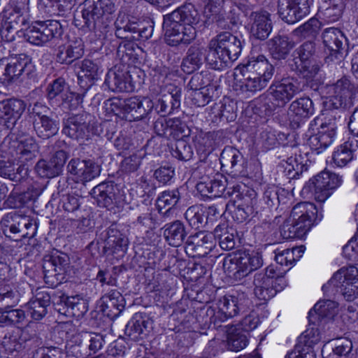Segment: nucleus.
Wrapping results in <instances>:
<instances>
[{
    "mask_svg": "<svg viewBox=\"0 0 358 358\" xmlns=\"http://www.w3.org/2000/svg\"><path fill=\"white\" fill-rule=\"evenodd\" d=\"M200 22L201 15L194 5L180 6L164 19L166 43L171 46L189 44L196 38Z\"/></svg>",
    "mask_w": 358,
    "mask_h": 358,
    "instance_id": "f257e3e1",
    "label": "nucleus"
},
{
    "mask_svg": "<svg viewBox=\"0 0 358 358\" xmlns=\"http://www.w3.org/2000/svg\"><path fill=\"white\" fill-rule=\"evenodd\" d=\"M206 62L214 69H222L236 60L242 50V43L230 32H222L208 45Z\"/></svg>",
    "mask_w": 358,
    "mask_h": 358,
    "instance_id": "f03ea898",
    "label": "nucleus"
},
{
    "mask_svg": "<svg viewBox=\"0 0 358 358\" xmlns=\"http://www.w3.org/2000/svg\"><path fill=\"white\" fill-rule=\"evenodd\" d=\"M322 289L331 294L341 293L349 301L358 297V270L355 266L343 267L336 272Z\"/></svg>",
    "mask_w": 358,
    "mask_h": 358,
    "instance_id": "7ed1b4c3",
    "label": "nucleus"
},
{
    "mask_svg": "<svg viewBox=\"0 0 358 358\" xmlns=\"http://www.w3.org/2000/svg\"><path fill=\"white\" fill-rule=\"evenodd\" d=\"M321 90L327 99V105L333 109L350 108L357 99L356 89L346 77L341 78L335 83L326 85Z\"/></svg>",
    "mask_w": 358,
    "mask_h": 358,
    "instance_id": "20e7f679",
    "label": "nucleus"
},
{
    "mask_svg": "<svg viewBox=\"0 0 358 358\" xmlns=\"http://www.w3.org/2000/svg\"><path fill=\"white\" fill-rule=\"evenodd\" d=\"M262 264V256L258 252H238L224 258L223 267L236 280H241Z\"/></svg>",
    "mask_w": 358,
    "mask_h": 358,
    "instance_id": "39448f33",
    "label": "nucleus"
},
{
    "mask_svg": "<svg viewBox=\"0 0 358 358\" xmlns=\"http://www.w3.org/2000/svg\"><path fill=\"white\" fill-rule=\"evenodd\" d=\"M0 230L6 237L17 241L22 238H33L36 234V223L29 217L10 213L1 219Z\"/></svg>",
    "mask_w": 358,
    "mask_h": 358,
    "instance_id": "423d86ee",
    "label": "nucleus"
},
{
    "mask_svg": "<svg viewBox=\"0 0 358 358\" xmlns=\"http://www.w3.org/2000/svg\"><path fill=\"white\" fill-rule=\"evenodd\" d=\"M342 182L341 178L329 171H322L310 179L303 192L310 194L317 201L324 202Z\"/></svg>",
    "mask_w": 358,
    "mask_h": 358,
    "instance_id": "0eeeda50",
    "label": "nucleus"
},
{
    "mask_svg": "<svg viewBox=\"0 0 358 358\" xmlns=\"http://www.w3.org/2000/svg\"><path fill=\"white\" fill-rule=\"evenodd\" d=\"M230 197V201L236 206L234 215L238 222H242L255 213L257 209V193L254 189L241 186L229 187L226 195Z\"/></svg>",
    "mask_w": 358,
    "mask_h": 358,
    "instance_id": "6e6552de",
    "label": "nucleus"
},
{
    "mask_svg": "<svg viewBox=\"0 0 358 358\" xmlns=\"http://www.w3.org/2000/svg\"><path fill=\"white\" fill-rule=\"evenodd\" d=\"M63 34L61 24L57 20L36 21L29 26L24 33L26 40L38 46L59 39Z\"/></svg>",
    "mask_w": 358,
    "mask_h": 358,
    "instance_id": "1a4fd4ad",
    "label": "nucleus"
},
{
    "mask_svg": "<svg viewBox=\"0 0 358 358\" xmlns=\"http://www.w3.org/2000/svg\"><path fill=\"white\" fill-rule=\"evenodd\" d=\"M82 17L85 25L90 30L103 19H108L116 10L113 0H85L83 3Z\"/></svg>",
    "mask_w": 358,
    "mask_h": 358,
    "instance_id": "9d476101",
    "label": "nucleus"
},
{
    "mask_svg": "<svg viewBox=\"0 0 358 358\" xmlns=\"http://www.w3.org/2000/svg\"><path fill=\"white\" fill-rule=\"evenodd\" d=\"M301 91L298 80L289 77L273 83L267 90V97L273 106L283 107Z\"/></svg>",
    "mask_w": 358,
    "mask_h": 358,
    "instance_id": "9b49d317",
    "label": "nucleus"
},
{
    "mask_svg": "<svg viewBox=\"0 0 358 358\" xmlns=\"http://www.w3.org/2000/svg\"><path fill=\"white\" fill-rule=\"evenodd\" d=\"M33 65L26 57L0 59V81L3 83L15 82L21 76H29Z\"/></svg>",
    "mask_w": 358,
    "mask_h": 358,
    "instance_id": "f8f14e48",
    "label": "nucleus"
},
{
    "mask_svg": "<svg viewBox=\"0 0 358 358\" xmlns=\"http://www.w3.org/2000/svg\"><path fill=\"white\" fill-rule=\"evenodd\" d=\"M314 113L312 100L308 96H303L293 101L287 112V120L290 127L298 129L307 119Z\"/></svg>",
    "mask_w": 358,
    "mask_h": 358,
    "instance_id": "ddd939ff",
    "label": "nucleus"
},
{
    "mask_svg": "<svg viewBox=\"0 0 358 358\" xmlns=\"http://www.w3.org/2000/svg\"><path fill=\"white\" fill-rule=\"evenodd\" d=\"M112 104L120 106L125 117L129 121L138 120L145 117L152 111L154 103L152 101L147 97L142 99L134 96L121 101L116 100Z\"/></svg>",
    "mask_w": 358,
    "mask_h": 358,
    "instance_id": "4468645a",
    "label": "nucleus"
},
{
    "mask_svg": "<svg viewBox=\"0 0 358 358\" xmlns=\"http://www.w3.org/2000/svg\"><path fill=\"white\" fill-rule=\"evenodd\" d=\"M67 260L65 255L54 253L45 255L43 260L44 279L50 286H56L63 280Z\"/></svg>",
    "mask_w": 358,
    "mask_h": 358,
    "instance_id": "2eb2a0df",
    "label": "nucleus"
},
{
    "mask_svg": "<svg viewBox=\"0 0 358 358\" xmlns=\"http://www.w3.org/2000/svg\"><path fill=\"white\" fill-rule=\"evenodd\" d=\"M220 162L223 171L234 177L245 176L247 173V162L242 153L237 149L225 147L220 154Z\"/></svg>",
    "mask_w": 358,
    "mask_h": 358,
    "instance_id": "dca6fc26",
    "label": "nucleus"
},
{
    "mask_svg": "<svg viewBox=\"0 0 358 358\" xmlns=\"http://www.w3.org/2000/svg\"><path fill=\"white\" fill-rule=\"evenodd\" d=\"M278 13L282 20L294 24L310 12L309 0H278Z\"/></svg>",
    "mask_w": 358,
    "mask_h": 358,
    "instance_id": "f3484780",
    "label": "nucleus"
},
{
    "mask_svg": "<svg viewBox=\"0 0 358 358\" xmlns=\"http://www.w3.org/2000/svg\"><path fill=\"white\" fill-rule=\"evenodd\" d=\"M248 299L244 292H236V294L224 296L218 303L219 311L215 314V320L224 321L236 316L238 311L248 305Z\"/></svg>",
    "mask_w": 358,
    "mask_h": 358,
    "instance_id": "a211bd4d",
    "label": "nucleus"
},
{
    "mask_svg": "<svg viewBox=\"0 0 358 358\" xmlns=\"http://www.w3.org/2000/svg\"><path fill=\"white\" fill-rule=\"evenodd\" d=\"M215 247L213 236L205 231H199L187 238L186 253L193 258L206 256Z\"/></svg>",
    "mask_w": 358,
    "mask_h": 358,
    "instance_id": "6ab92c4d",
    "label": "nucleus"
},
{
    "mask_svg": "<svg viewBox=\"0 0 358 358\" xmlns=\"http://www.w3.org/2000/svg\"><path fill=\"white\" fill-rule=\"evenodd\" d=\"M25 107L23 101L16 99L0 101V127L12 129L24 111Z\"/></svg>",
    "mask_w": 358,
    "mask_h": 358,
    "instance_id": "aec40b11",
    "label": "nucleus"
},
{
    "mask_svg": "<svg viewBox=\"0 0 358 358\" xmlns=\"http://www.w3.org/2000/svg\"><path fill=\"white\" fill-rule=\"evenodd\" d=\"M70 174L76 177L82 183L91 181L100 175L101 166L91 159H72L67 165Z\"/></svg>",
    "mask_w": 358,
    "mask_h": 358,
    "instance_id": "412c9836",
    "label": "nucleus"
},
{
    "mask_svg": "<svg viewBox=\"0 0 358 358\" xmlns=\"http://www.w3.org/2000/svg\"><path fill=\"white\" fill-rule=\"evenodd\" d=\"M250 31L257 39L265 40L272 31L271 14L263 10L253 11L249 15Z\"/></svg>",
    "mask_w": 358,
    "mask_h": 358,
    "instance_id": "4be33fe9",
    "label": "nucleus"
},
{
    "mask_svg": "<svg viewBox=\"0 0 358 358\" xmlns=\"http://www.w3.org/2000/svg\"><path fill=\"white\" fill-rule=\"evenodd\" d=\"M78 74V83L80 87L87 90L97 81L103 72V69L98 63L90 60L84 59L76 64Z\"/></svg>",
    "mask_w": 358,
    "mask_h": 358,
    "instance_id": "5701e85b",
    "label": "nucleus"
},
{
    "mask_svg": "<svg viewBox=\"0 0 358 358\" xmlns=\"http://www.w3.org/2000/svg\"><path fill=\"white\" fill-rule=\"evenodd\" d=\"M62 131L70 138L81 141L90 139L93 134L92 126L80 116L68 118Z\"/></svg>",
    "mask_w": 358,
    "mask_h": 358,
    "instance_id": "b1692460",
    "label": "nucleus"
},
{
    "mask_svg": "<svg viewBox=\"0 0 358 358\" xmlns=\"http://www.w3.org/2000/svg\"><path fill=\"white\" fill-rule=\"evenodd\" d=\"M317 214L315 206L310 202H301L296 204L290 213V221L306 225L308 231L311 229Z\"/></svg>",
    "mask_w": 358,
    "mask_h": 358,
    "instance_id": "393cba45",
    "label": "nucleus"
},
{
    "mask_svg": "<svg viewBox=\"0 0 358 358\" xmlns=\"http://www.w3.org/2000/svg\"><path fill=\"white\" fill-rule=\"evenodd\" d=\"M92 197L100 207L112 210L119 205V201L115 196V187L112 184L100 183L91 191Z\"/></svg>",
    "mask_w": 358,
    "mask_h": 358,
    "instance_id": "a878e982",
    "label": "nucleus"
},
{
    "mask_svg": "<svg viewBox=\"0 0 358 358\" xmlns=\"http://www.w3.org/2000/svg\"><path fill=\"white\" fill-rule=\"evenodd\" d=\"M11 147L15 149L20 162L25 163L35 158L38 152V146L34 138L26 136L13 141Z\"/></svg>",
    "mask_w": 358,
    "mask_h": 358,
    "instance_id": "bb28decb",
    "label": "nucleus"
},
{
    "mask_svg": "<svg viewBox=\"0 0 358 358\" xmlns=\"http://www.w3.org/2000/svg\"><path fill=\"white\" fill-rule=\"evenodd\" d=\"M104 83L112 91H129L134 87L128 72L116 68L108 72Z\"/></svg>",
    "mask_w": 358,
    "mask_h": 358,
    "instance_id": "cd10ccee",
    "label": "nucleus"
},
{
    "mask_svg": "<svg viewBox=\"0 0 358 358\" xmlns=\"http://www.w3.org/2000/svg\"><path fill=\"white\" fill-rule=\"evenodd\" d=\"M322 39L323 43L329 50L330 55L338 59V55L343 50L344 43L346 41L343 33L335 27L327 28L322 33Z\"/></svg>",
    "mask_w": 358,
    "mask_h": 358,
    "instance_id": "c85d7f7f",
    "label": "nucleus"
},
{
    "mask_svg": "<svg viewBox=\"0 0 358 358\" xmlns=\"http://www.w3.org/2000/svg\"><path fill=\"white\" fill-rule=\"evenodd\" d=\"M268 47L272 57L275 59H285L295 46V43L286 35H278L268 40Z\"/></svg>",
    "mask_w": 358,
    "mask_h": 358,
    "instance_id": "c756f323",
    "label": "nucleus"
},
{
    "mask_svg": "<svg viewBox=\"0 0 358 358\" xmlns=\"http://www.w3.org/2000/svg\"><path fill=\"white\" fill-rule=\"evenodd\" d=\"M206 50L199 46H191L183 59L181 68L185 73H192L198 70L202 65L203 60L206 61Z\"/></svg>",
    "mask_w": 358,
    "mask_h": 358,
    "instance_id": "7c9ffc66",
    "label": "nucleus"
},
{
    "mask_svg": "<svg viewBox=\"0 0 358 358\" xmlns=\"http://www.w3.org/2000/svg\"><path fill=\"white\" fill-rule=\"evenodd\" d=\"M213 236V241H217L222 250H230L234 248L237 232L232 227H229L226 223L217 225Z\"/></svg>",
    "mask_w": 358,
    "mask_h": 358,
    "instance_id": "2f4dec72",
    "label": "nucleus"
},
{
    "mask_svg": "<svg viewBox=\"0 0 358 358\" xmlns=\"http://www.w3.org/2000/svg\"><path fill=\"white\" fill-rule=\"evenodd\" d=\"M180 89L173 87L169 89L167 94H164L158 99L155 106V110L158 113L164 116L166 113H171L175 108H178L180 104Z\"/></svg>",
    "mask_w": 358,
    "mask_h": 358,
    "instance_id": "473e14b6",
    "label": "nucleus"
},
{
    "mask_svg": "<svg viewBox=\"0 0 358 358\" xmlns=\"http://www.w3.org/2000/svg\"><path fill=\"white\" fill-rule=\"evenodd\" d=\"M50 303V296L44 292H38L27 303V312L34 320H40L46 315Z\"/></svg>",
    "mask_w": 358,
    "mask_h": 358,
    "instance_id": "72a5a7b5",
    "label": "nucleus"
},
{
    "mask_svg": "<svg viewBox=\"0 0 358 358\" xmlns=\"http://www.w3.org/2000/svg\"><path fill=\"white\" fill-rule=\"evenodd\" d=\"M33 125L37 135L43 139L55 136L59 131L58 121L48 115H41L39 118L35 117Z\"/></svg>",
    "mask_w": 358,
    "mask_h": 358,
    "instance_id": "f704fd0d",
    "label": "nucleus"
},
{
    "mask_svg": "<svg viewBox=\"0 0 358 358\" xmlns=\"http://www.w3.org/2000/svg\"><path fill=\"white\" fill-rule=\"evenodd\" d=\"M164 228V236L170 245L178 247L182 245L187 232L184 224L180 221L176 220L166 224Z\"/></svg>",
    "mask_w": 358,
    "mask_h": 358,
    "instance_id": "c9c22d12",
    "label": "nucleus"
},
{
    "mask_svg": "<svg viewBox=\"0 0 358 358\" xmlns=\"http://www.w3.org/2000/svg\"><path fill=\"white\" fill-rule=\"evenodd\" d=\"M101 310L109 317L117 316L122 310V294L117 290H111L101 299Z\"/></svg>",
    "mask_w": 358,
    "mask_h": 358,
    "instance_id": "e433bc0d",
    "label": "nucleus"
},
{
    "mask_svg": "<svg viewBox=\"0 0 358 358\" xmlns=\"http://www.w3.org/2000/svg\"><path fill=\"white\" fill-rule=\"evenodd\" d=\"M357 148V143L354 144L353 141H348L340 145L333 152V162L338 167L345 166L352 160Z\"/></svg>",
    "mask_w": 358,
    "mask_h": 358,
    "instance_id": "4c0bfd02",
    "label": "nucleus"
},
{
    "mask_svg": "<svg viewBox=\"0 0 358 358\" xmlns=\"http://www.w3.org/2000/svg\"><path fill=\"white\" fill-rule=\"evenodd\" d=\"M273 281L265 275L255 274L254 277V294L259 299L267 301L275 296V290L272 288Z\"/></svg>",
    "mask_w": 358,
    "mask_h": 358,
    "instance_id": "58836bf2",
    "label": "nucleus"
},
{
    "mask_svg": "<svg viewBox=\"0 0 358 358\" xmlns=\"http://www.w3.org/2000/svg\"><path fill=\"white\" fill-rule=\"evenodd\" d=\"M103 343L104 340L101 335L96 334H86L79 345L74 347V350H76L77 348H80V349H78L76 352H80V356L87 354V348L90 351V355L91 353H96L103 347Z\"/></svg>",
    "mask_w": 358,
    "mask_h": 358,
    "instance_id": "ea45409f",
    "label": "nucleus"
},
{
    "mask_svg": "<svg viewBox=\"0 0 358 358\" xmlns=\"http://www.w3.org/2000/svg\"><path fill=\"white\" fill-rule=\"evenodd\" d=\"M227 331V349L238 352L244 349L248 344V336L240 328L231 327Z\"/></svg>",
    "mask_w": 358,
    "mask_h": 358,
    "instance_id": "a19ab883",
    "label": "nucleus"
},
{
    "mask_svg": "<svg viewBox=\"0 0 358 358\" xmlns=\"http://www.w3.org/2000/svg\"><path fill=\"white\" fill-rule=\"evenodd\" d=\"M28 330L22 331L20 336L15 334H6L3 338L2 346L4 350L9 355L18 352L24 348L23 343L29 340Z\"/></svg>",
    "mask_w": 358,
    "mask_h": 358,
    "instance_id": "79ce46f5",
    "label": "nucleus"
},
{
    "mask_svg": "<svg viewBox=\"0 0 358 358\" xmlns=\"http://www.w3.org/2000/svg\"><path fill=\"white\" fill-rule=\"evenodd\" d=\"M262 77L271 79L274 73V67L264 55L251 57L245 64Z\"/></svg>",
    "mask_w": 358,
    "mask_h": 358,
    "instance_id": "37998d69",
    "label": "nucleus"
},
{
    "mask_svg": "<svg viewBox=\"0 0 358 358\" xmlns=\"http://www.w3.org/2000/svg\"><path fill=\"white\" fill-rule=\"evenodd\" d=\"M338 305L335 301L324 299L318 301L310 311H313L317 315L319 318L326 319L331 320L338 313Z\"/></svg>",
    "mask_w": 358,
    "mask_h": 358,
    "instance_id": "c03bdc74",
    "label": "nucleus"
},
{
    "mask_svg": "<svg viewBox=\"0 0 358 358\" xmlns=\"http://www.w3.org/2000/svg\"><path fill=\"white\" fill-rule=\"evenodd\" d=\"M332 351L335 355L341 358H356L358 356V348L353 352V345L351 340L347 338H340L334 341Z\"/></svg>",
    "mask_w": 358,
    "mask_h": 358,
    "instance_id": "a18cd8bd",
    "label": "nucleus"
},
{
    "mask_svg": "<svg viewBox=\"0 0 358 358\" xmlns=\"http://www.w3.org/2000/svg\"><path fill=\"white\" fill-rule=\"evenodd\" d=\"M309 231L306 229V225L301 226L299 222L290 221L289 217L282 226L281 236L285 239L302 238Z\"/></svg>",
    "mask_w": 358,
    "mask_h": 358,
    "instance_id": "49530a36",
    "label": "nucleus"
},
{
    "mask_svg": "<svg viewBox=\"0 0 358 358\" xmlns=\"http://www.w3.org/2000/svg\"><path fill=\"white\" fill-rule=\"evenodd\" d=\"M334 137L333 133L319 131L309 138L308 144L313 150L319 154L333 143Z\"/></svg>",
    "mask_w": 358,
    "mask_h": 358,
    "instance_id": "de8ad7c7",
    "label": "nucleus"
},
{
    "mask_svg": "<svg viewBox=\"0 0 358 358\" xmlns=\"http://www.w3.org/2000/svg\"><path fill=\"white\" fill-rule=\"evenodd\" d=\"M127 239L115 228L110 227L106 231L105 248L113 250H123L127 246Z\"/></svg>",
    "mask_w": 358,
    "mask_h": 358,
    "instance_id": "09e8293b",
    "label": "nucleus"
},
{
    "mask_svg": "<svg viewBox=\"0 0 358 358\" xmlns=\"http://www.w3.org/2000/svg\"><path fill=\"white\" fill-rule=\"evenodd\" d=\"M69 90V85L62 78L55 79L48 87V98L51 104L58 103V100Z\"/></svg>",
    "mask_w": 358,
    "mask_h": 358,
    "instance_id": "8fccbe9b",
    "label": "nucleus"
},
{
    "mask_svg": "<svg viewBox=\"0 0 358 358\" xmlns=\"http://www.w3.org/2000/svg\"><path fill=\"white\" fill-rule=\"evenodd\" d=\"M180 198L181 194L178 189L164 191L159 195L157 204L160 210L168 208L166 211H169L178 203Z\"/></svg>",
    "mask_w": 358,
    "mask_h": 358,
    "instance_id": "3c124183",
    "label": "nucleus"
},
{
    "mask_svg": "<svg viewBox=\"0 0 358 358\" xmlns=\"http://www.w3.org/2000/svg\"><path fill=\"white\" fill-rule=\"evenodd\" d=\"M25 318L24 311L21 309H11L6 307L0 311V323L3 326H9L19 324Z\"/></svg>",
    "mask_w": 358,
    "mask_h": 358,
    "instance_id": "603ef678",
    "label": "nucleus"
},
{
    "mask_svg": "<svg viewBox=\"0 0 358 358\" xmlns=\"http://www.w3.org/2000/svg\"><path fill=\"white\" fill-rule=\"evenodd\" d=\"M205 211L201 206H192L189 207L185 217L189 224L194 229H199L204 225Z\"/></svg>",
    "mask_w": 358,
    "mask_h": 358,
    "instance_id": "864d4df0",
    "label": "nucleus"
},
{
    "mask_svg": "<svg viewBox=\"0 0 358 358\" xmlns=\"http://www.w3.org/2000/svg\"><path fill=\"white\" fill-rule=\"evenodd\" d=\"M238 75L236 73V85L239 83L240 90L243 92H255L264 88L271 79L265 77H256L248 80H238Z\"/></svg>",
    "mask_w": 358,
    "mask_h": 358,
    "instance_id": "5fc2aeb1",
    "label": "nucleus"
},
{
    "mask_svg": "<svg viewBox=\"0 0 358 358\" xmlns=\"http://www.w3.org/2000/svg\"><path fill=\"white\" fill-rule=\"evenodd\" d=\"M295 66L298 73L307 80H313L320 69V64L316 59L299 62Z\"/></svg>",
    "mask_w": 358,
    "mask_h": 358,
    "instance_id": "6e6d98bb",
    "label": "nucleus"
},
{
    "mask_svg": "<svg viewBox=\"0 0 358 358\" xmlns=\"http://www.w3.org/2000/svg\"><path fill=\"white\" fill-rule=\"evenodd\" d=\"M204 5V12L213 17L212 20L216 22L224 20V0H201Z\"/></svg>",
    "mask_w": 358,
    "mask_h": 358,
    "instance_id": "4d7b16f0",
    "label": "nucleus"
},
{
    "mask_svg": "<svg viewBox=\"0 0 358 358\" xmlns=\"http://www.w3.org/2000/svg\"><path fill=\"white\" fill-rule=\"evenodd\" d=\"M321 338V334L317 327H309L299 337V343L296 345L313 349V346L318 343Z\"/></svg>",
    "mask_w": 358,
    "mask_h": 358,
    "instance_id": "13d9d810",
    "label": "nucleus"
},
{
    "mask_svg": "<svg viewBox=\"0 0 358 358\" xmlns=\"http://www.w3.org/2000/svg\"><path fill=\"white\" fill-rule=\"evenodd\" d=\"M5 21L16 27L19 30L28 27L30 22V14L17 13L11 10L5 11L3 14Z\"/></svg>",
    "mask_w": 358,
    "mask_h": 358,
    "instance_id": "bf43d9fd",
    "label": "nucleus"
},
{
    "mask_svg": "<svg viewBox=\"0 0 358 358\" xmlns=\"http://www.w3.org/2000/svg\"><path fill=\"white\" fill-rule=\"evenodd\" d=\"M343 7L342 0H330L329 6L321 11L324 20L327 22L337 21L342 15Z\"/></svg>",
    "mask_w": 358,
    "mask_h": 358,
    "instance_id": "052dcab7",
    "label": "nucleus"
},
{
    "mask_svg": "<svg viewBox=\"0 0 358 358\" xmlns=\"http://www.w3.org/2000/svg\"><path fill=\"white\" fill-rule=\"evenodd\" d=\"M83 102V98L79 94L71 92L69 90L61 96L57 104L53 106H60L64 110H75Z\"/></svg>",
    "mask_w": 358,
    "mask_h": 358,
    "instance_id": "680f3d73",
    "label": "nucleus"
},
{
    "mask_svg": "<svg viewBox=\"0 0 358 358\" xmlns=\"http://www.w3.org/2000/svg\"><path fill=\"white\" fill-rule=\"evenodd\" d=\"M321 28V22L316 18H311L294 30V33L303 38L315 37Z\"/></svg>",
    "mask_w": 358,
    "mask_h": 358,
    "instance_id": "e2e57ef3",
    "label": "nucleus"
},
{
    "mask_svg": "<svg viewBox=\"0 0 358 358\" xmlns=\"http://www.w3.org/2000/svg\"><path fill=\"white\" fill-rule=\"evenodd\" d=\"M316 123H320V131L324 133H333L335 136L337 129L336 118L331 112L322 114L315 120Z\"/></svg>",
    "mask_w": 358,
    "mask_h": 358,
    "instance_id": "0e129e2a",
    "label": "nucleus"
},
{
    "mask_svg": "<svg viewBox=\"0 0 358 358\" xmlns=\"http://www.w3.org/2000/svg\"><path fill=\"white\" fill-rule=\"evenodd\" d=\"M315 44L310 41L305 42L295 50V52L298 55V57H296L294 59V64H297L299 62H304L312 59H316L315 58Z\"/></svg>",
    "mask_w": 358,
    "mask_h": 358,
    "instance_id": "69168bd1",
    "label": "nucleus"
},
{
    "mask_svg": "<svg viewBox=\"0 0 358 358\" xmlns=\"http://www.w3.org/2000/svg\"><path fill=\"white\" fill-rule=\"evenodd\" d=\"M64 303L68 308L71 310L72 314L78 317L83 315L87 310V303L78 295L67 296L64 300Z\"/></svg>",
    "mask_w": 358,
    "mask_h": 358,
    "instance_id": "338daca9",
    "label": "nucleus"
},
{
    "mask_svg": "<svg viewBox=\"0 0 358 358\" xmlns=\"http://www.w3.org/2000/svg\"><path fill=\"white\" fill-rule=\"evenodd\" d=\"M193 155L192 146L185 141L178 140L172 151V155L180 161H189Z\"/></svg>",
    "mask_w": 358,
    "mask_h": 358,
    "instance_id": "774afa93",
    "label": "nucleus"
}]
</instances>
